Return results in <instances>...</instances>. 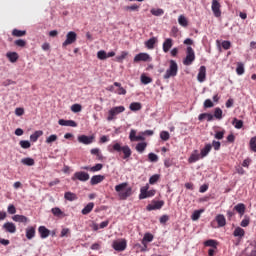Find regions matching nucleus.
Here are the masks:
<instances>
[{
    "instance_id": "23",
    "label": "nucleus",
    "mask_w": 256,
    "mask_h": 256,
    "mask_svg": "<svg viewBox=\"0 0 256 256\" xmlns=\"http://www.w3.org/2000/svg\"><path fill=\"white\" fill-rule=\"evenodd\" d=\"M6 57L10 63H17L19 61V54L17 52H7Z\"/></svg>"
},
{
    "instance_id": "46",
    "label": "nucleus",
    "mask_w": 256,
    "mask_h": 256,
    "mask_svg": "<svg viewBox=\"0 0 256 256\" xmlns=\"http://www.w3.org/2000/svg\"><path fill=\"white\" fill-rule=\"evenodd\" d=\"M250 151L256 153V136L252 137L249 142Z\"/></svg>"
},
{
    "instance_id": "56",
    "label": "nucleus",
    "mask_w": 256,
    "mask_h": 256,
    "mask_svg": "<svg viewBox=\"0 0 256 256\" xmlns=\"http://www.w3.org/2000/svg\"><path fill=\"white\" fill-rule=\"evenodd\" d=\"M171 135L169 134V132L167 131H162L160 132V139H162V141H169Z\"/></svg>"
},
{
    "instance_id": "45",
    "label": "nucleus",
    "mask_w": 256,
    "mask_h": 256,
    "mask_svg": "<svg viewBox=\"0 0 256 256\" xmlns=\"http://www.w3.org/2000/svg\"><path fill=\"white\" fill-rule=\"evenodd\" d=\"M214 117L215 119H218L219 121H221V119H223V110H221V108H215Z\"/></svg>"
},
{
    "instance_id": "24",
    "label": "nucleus",
    "mask_w": 256,
    "mask_h": 256,
    "mask_svg": "<svg viewBox=\"0 0 256 256\" xmlns=\"http://www.w3.org/2000/svg\"><path fill=\"white\" fill-rule=\"evenodd\" d=\"M36 229L35 226H28L26 228V238L31 241L35 237Z\"/></svg>"
},
{
    "instance_id": "28",
    "label": "nucleus",
    "mask_w": 256,
    "mask_h": 256,
    "mask_svg": "<svg viewBox=\"0 0 256 256\" xmlns=\"http://www.w3.org/2000/svg\"><path fill=\"white\" fill-rule=\"evenodd\" d=\"M216 223H218V227H225V225H227V220L223 214H219L216 216Z\"/></svg>"
},
{
    "instance_id": "57",
    "label": "nucleus",
    "mask_w": 256,
    "mask_h": 256,
    "mask_svg": "<svg viewBox=\"0 0 256 256\" xmlns=\"http://www.w3.org/2000/svg\"><path fill=\"white\" fill-rule=\"evenodd\" d=\"M153 79H151V77H148L146 75H142L141 76V83H143V85H149V83H152Z\"/></svg>"
},
{
    "instance_id": "41",
    "label": "nucleus",
    "mask_w": 256,
    "mask_h": 256,
    "mask_svg": "<svg viewBox=\"0 0 256 256\" xmlns=\"http://www.w3.org/2000/svg\"><path fill=\"white\" fill-rule=\"evenodd\" d=\"M141 103L140 102H132L129 106L130 111H141Z\"/></svg>"
},
{
    "instance_id": "39",
    "label": "nucleus",
    "mask_w": 256,
    "mask_h": 256,
    "mask_svg": "<svg viewBox=\"0 0 256 256\" xmlns=\"http://www.w3.org/2000/svg\"><path fill=\"white\" fill-rule=\"evenodd\" d=\"M151 15H154V17H161V15H163L165 13V10L161 9V8H153L150 10Z\"/></svg>"
},
{
    "instance_id": "31",
    "label": "nucleus",
    "mask_w": 256,
    "mask_h": 256,
    "mask_svg": "<svg viewBox=\"0 0 256 256\" xmlns=\"http://www.w3.org/2000/svg\"><path fill=\"white\" fill-rule=\"evenodd\" d=\"M156 43H157V38L152 37L145 42V47H147V49H155Z\"/></svg>"
},
{
    "instance_id": "37",
    "label": "nucleus",
    "mask_w": 256,
    "mask_h": 256,
    "mask_svg": "<svg viewBox=\"0 0 256 256\" xmlns=\"http://www.w3.org/2000/svg\"><path fill=\"white\" fill-rule=\"evenodd\" d=\"M178 23L181 25V27H188L189 21L187 20V17L185 15H180L178 17Z\"/></svg>"
},
{
    "instance_id": "53",
    "label": "nucleus",
    "mask_w": 256,
    "mask_h": 256,
    "mask_svg": "<svg viewBox=\"0 0 256 256\" xmlns=\"http://www.w3.org/2000/svg\"><path fill=\"white\" fill-rule=\"evenodd\" d=\"M201 213H203V210H195L191 216L192 221H198L199 217H201Z\"/></svg>"
},
{
    "instance_id": "36",
    "label": "nucleus",
    "mask_w": 256,
    "mask_h": 256,
    "mask_svg": "<svg viewBox=\"0 0 256 256\" xmlns=\"http://www.w3.org/2000/svg\"><path fill=\"white\" fill-rule=\"evenodd\" d=\"M64 199H66V201H77V194L73 192H66L64 194Z\"/></svg>"
},
{
    "instance_id": "20",
    "label": "nucleus",
    "mask_w": 256,
    "mask_h": 256,
    "mask_svg": "<svg viewBox=\"0 0 256 256\" xmlns=\"http://www.w3.org/2000/svg\"><path fill=\"white\" fill-rule=\"evenodd\" d=\"M211 149H213V146L211 144H206L204 148H202L200 151L201 159H204V157H207L209 153H211Z\"/></svg>"
},
{
    "instance_id": "22",
    "label": "nucleus",
    "mask_w": 256,
    "mask_h": 256,
    "mask_svg": "<svg viewBox=\"0 0 256 256\" xmlns=\"http://www.w3.org/2000/svg\"><path fill=\"white\" fill-rule=\"evenodd\" d=\"M102 181H105V176L94 175L90 180V185H99V183H102Z\"/></svg>"
},
{
    "instance_id": "33",
    "label": "nucleus",
    "mask_w": 256,
    "mask_h": 256,
    "mask_svg": "<svg viewBox=\"0 0 256 256\" xmlns=\"http://www.w3.org/2000/svg\"><path fill=\"white\" fill-rule=\"evenodd\" d=\"M114 87H118V90L115 91L117 95H127V90L121 86V83L119 82H114Z\"/></svg>"
},
{
    "instance_id": "29",
    "label": "nucleus",
    "mask_w": 256,
    "mask_h": 256,
    "mask_svg": "<svg viewBox=\"0 0 256 256\" xmlns=\"http://www.w3.org/2000/svg\"><path fill=\"white\" fill-rule=\"evenodd\" d=\"M22 165H26V167H33L35 165V159L31 157H26L21 159Z\"/></svg>"
},
{
    "instance_id": "54",
    "label": "nucleus",
    "mask_w": 256,
    "mask_h": 256,
    "mask_svg": "<svg viewBox=\"0 0 256 256\" xmlns=\"http://www.w3.org/2000/svg\"><path fill=\"white\" fill-rule=\"evenodd\" d=\"M97 58L100 59V61H105V59H107V52H105V50L98 51Z\"/></svg>"
},
{
    "instance_id": "38",
    "label": "nucleus",
    "mask_w": 256,
    "mask_h": 256,
    "mask_svg": "<svg viewBox=\"0 0 256 256\" xmlns=\"http://www.w3.org/2000/svg\"><path fill=\"white\" fill-rule=\"evenodd\" d=\"M237 75H243L245 73V64L243 62H238L236 67Z\"/></svg>"
},
{
    "instance_id": "15",
    "label": "nucleus",
    "mask_w": 256,
    "mask_h": 256,
    "mask_svg": "<svg viewBox=\"0 0 256 256\" xmlns=\"http://www.w3.org/2000/svg\"><path fill=\"white\" fill-rule=\"evenodd\" d=\"M2 228L6 233H16L17 231V226L13 222H6L3 224Z\"/></svg>"
},
{
    "instance_id": "47",
    "label": "nucleus",
    "mask_w": 256,
    "mask_h": 256,
    "mask_svg": "<svg viewBox=\"0 0 256 256\" xmlns=\"http://www.w3.org/2000/svg\"><path fill=\"white\" fill-rule=\"evenodd\" d=\"M51 213L54 215V217H63V212L60 210L59 207L52 208Z\"/></svg>"
},
{
    "instance_id": "61",
    "label": "nucleus",
    "mask_w": 256,
    "mask_h": 256,
    "mask_svg": "<svg viewBox=\"0 0 256 256\" xmlns=\"http://www.w3.org/2000/svg\"><path fill=\"white\" fill-rule=\"evenodd\" d=\"M125 11H139V5L133 4L131 6H126Z\"/></svg>"
},
{
    "instance_id": "62",
    "label": "nucleus",
    "mask_w": 256,
    "mask_h": 256,
    "mask_svg": "<svg viewBox=\"0 0 256 256\" xmlns=\"http://www.w3.org/2000/svg\"><path fill=\"white\" fill-rule=\"evenodd\" d=\"M215 139L221 140L225 137V130L217 131L214 135Z\"/></svg>"
},
{
    "instance_id": "32",
    "label": "nucleus",
    "mask_w": 256,
    "mask_h": 256,
    "mask_svg": "<svg viewBox=\"0 0 256 256\" xmlns=\"http://www.w3.org/2000/svg\"><path fill=\"white\" fill-rule=\"evenodd\" d=\"M93 207H95V203L89 202L83 209L82 215H89L91 211H93Z\"/></svg>"
},
{
    "instance_id": "26",
    "label": "nucleus",
    "mask_w": 256,
    "mask_h": 256,
    "mask_svg": "<svg viewBox=\"0 0 256 256\" xmlns=\"http://www.w3.org/2000/svg\"><path fill=\"white\" fill-rule=\"evenodd\" d=\"M245 204L243 203H238L236 206H234V211L240 215V217H243L245 215Z\"/></svg>"
},
{
    "instance_id": "13",
    "label": "nucleus",
    "mask_w": 256,
    "mask_h": 256,
    "mask_svg": "<svg viewBox=\"0 0 256 256\" xmlns=\"http://www.w3.org/2000/svg\"><path fill=\"white\" fill-rule=\"evenodd\" d=\"M197 79H198L199 83H203V82H205V79H207V68L205 66H201L199 68Z\"/></svg>"
},
{
    "instance_id": "60",
    "label": "nucleus",
    "mask_w": 256,
    "mask_h": 256,
    "mask_svg": "<svg viewBox=\"0 0 256 256\" xmlns=\"http://www.w3.org/2000/svg\"><path fill=\"white\" fill-rule=\"evenodd\" d=\"M14 45H16V47H25V45H27V41L18 39L14 42Z\"/></svg>"
},
{
    "instance_id": "14",
    "label": "nucleus",
    "mask_w": 256,
    "mask_h": 256,
    "mask_svg": "<svg viewBox=\"0 0 256 256\" xmlns=\"http://www.w3.org/2000/svg\"><path fill=\"white\" fill-rule=\"evenodd\" d=\"M139 61H152V59L148 53H139L134 57V63H139Z\"/></svg>"
},
{
    "instance_id": "35",
    "label": "nucleus",
    "mask_w": 256,
    "mask_h": 256,
    "mask_svg": "<svg viewBox=\"0 0 256 256\" xmlns=\"http://www.w3.org/2000/svg\"><path fill=\"white\" fill-rule=\"evenodd\" d=\"M136 151L138 153H144L145 150L147 149V142H140L136 145L135 147Z\"/></svg>"
},
{
    "instance_id": "50",
    "label": "nucleus",
    "mask_w": 256,
    "mask_h": 256,
    "mask_svg": "<svg viewBox=\"0 0 256 256\" xmlns=\"http://www.w3.org/2000/svg\"><path fill=\"white\" fill-rule=\"evenodd\" d=\"M243 255H245V256H256V250L255 249H251V247H247L244 250Z\"/></svg>"
},
{
    "instance_id": "55",
    "label": "nucleus",
    "mask_w": 256,
    "mask_h": 256,
    "mask_svg": "<svg viewBox=\"0 0 256 256\" xmlns=\"http://www.w3.org/2000/svg\"><path fill=\"white\" fill-rule=\"evenodd\" d=\"M160 175L159 174H154L149 178V183L150 185H155V183H157V181H159L160 179Z\"/></svg>"
},
{
    "instance_id": "64",
    "label": "nucleus",
    "mask_w": 256,
    "mask_h": 256,
    "mask_svg": "<svg viewBox=\"0 0 256 256\" xmlns=\"http://www.w3.org/2000/svg\"><path fill=\"white\" fill-rule=\"evenodd\" d=\"M211 107H213V101H211V99H206L204 101V108L211 109Z\"/></svg>"
},
{
    "instance_id": "9",
    "label": "nucleus",
    "mask_w": 256,
    "mask_h": 256,
    "mask_svg": "<svg viewBox=\"0 0 256 256\" xmlns=\"http://www.w3.org/2000/svg\"><path fill=\"white\" fill-rule=\"evenodd\" d=\"M88 179L89 173L83 171L75 172L72 176V181H82L83 183H85Z\"/></svg>"
},
{
    "instance_id": "11",
    "label": "nucleus",
    "mask_w": 256,
    "mask_h": 256,
    "mask_svg": "<svg viewBox=\"0 0 256 256\" xmlns=\"http://www.w3.org/2000/svg\"><path fill=\"white\" fill-rule=\"evenodd\" d=\"M211 9L214 17H221V3H219V0H212Z\"/></svg>"
},
{
    "instance_id": "30",
    "label": "nucleus",
    "mask_w": 256,
    "mask_h": 256,
    "mask_svg": "<svg viewBox=\"0 0 256 256\" xmlns=\"http://www.w3.org/2000/svg\"><path fill=\"white\" fill-rule=\"evenodd\" d=\"M42 135H43V131L37 130L33 134L30 135V141H32V143H37L39 137H42Z\"/></svg>"
},
{
    "instance_id": "5",
    "label": "nucleus",
    "mask_w": 256,
    "mask_h": 256,
    "mask_svg": "<svg viewBox=\"0 0 256 256\" xmlns=\"http://www.w3.org/2000/svg\"><path fill=\"white\" fill-rule=\"evenodd\" d=\"M125 112V106H116L108 111L107 121H114L115 116Z\"/></svg>"
},
{
    "instance_id": "7",
    "label": "nucleus",
    "mask_w": 256,
    "mask_h": 256,
    "mask_svg": "<svg viewBox=\"0 0 256 256\" xmlns=\"http://www.w3.org/2000/svg\"><path fill=\"white\" fill-rule=\"evenodd\" d=\"M155 190H149V184H146L140 189L139 199H148L149 197H155Z\"/></svg>"
},
{
    "instance_id": "27",
    "label": "nucleus",
    "mask_w": 256,
    "mask_h": 256,
    "mask_svg": "<svg viewBox=\"0 0 256 256\" xmlns=\"http://www.w3.org/2000/svg\"><path fill=\"white\" fill-rule=\"evenodd\" d=\"M154 236L151 233H145L142 239V245H144L145 249H147V243H151L153 241Z\"/></svg>"
},
{
    "instance_id": "12",
    "label": "nucleus",
    "mask_w": 256,
    "mask_h": 256,
    "mask_svg": "<svg viewBox=\"0 0 256 256\" xmlns=\"http://www.w3.org/2000/svg\"><path fill=\"white\" fill-rule=\"evenodd\" d=\"M77 139L82 145H91L95 141V136L80 135Z\"/></svg>"
},
{
    "instance_id": "48",
    "label": "nucleus",
    "mask_w": 256,
    "mask_h": 256,
    "mask_svg": "<svg viewBox=\"0 0 256 256\" xmlns=\"http://www.w3.org/2000/svg\"><path fill=\"white\" fill-rule=\"evenodd\" d=\"M57 139H58L57 134H51L49 137L46 138L45 143H47V145H51V143H55Z\"/></svg>"
},
{
    "instance_id": "42",
    "label": "nucleus",
    "mask_w": 256,
    "mask_h": 256,
    "mask_svg": "<svg viewBox=\"0 0 256 256\" xmlns=\"http://www.w3.org/2000/svg\"><path fill=\"white\" fill-rule=\"evenodd\" d=\"M232 125L235 127V129H243V120L234 118L232 121Z\"/></svg>"
},
{
    "instance_id": "2",
    "label": "nucleus",
    "mask_w": 256,
    "mask_h": 256,
    "mask_svg": "<svg viewBox=\"0 0 256 256\" xmlns=\"http://www.w3.org/2000/svg\"><path fill=\"white\" fill-rule=\"evenodd\" d=\"M108 151L109 153H123V159H129V157H131L132 155V151H131V148L129 147V145H124V146H121V143L119 142H114L113 145H109L108 146Z\"/></svg>"
},
{
    "instance_id": "16",
    "label": "nucleus",
    "mask_w": 256,
    "mask_h": 256,
    "mask_svg": "<svg viewBox=\"0 0 256 256\" xmlns=\"http://www.w3.org/2000/svg\"><path fill=\"white\" fill-rule=\"evenodd\" d=\"M130 141H145V137L142 135L137 136V130L132 129L129 134Z\"/></svg>"
},
{
    "instance_id": "51",
    "label": "nucleus",
    "mask_w": 256,
    "mask_h": 256,
    "mask_svg": "<svg viewBox=\"0 0 256 256\" xmlns=\"http://www.w3.org/2000/svg\"><path fill=\"white\" fill-rule=\"evenodd\" d=\"M19 145L22 149H30L31 148V142H29V140H21L19 142Z\"/></svg>"
},
{
    "instance_id": "3",
    "label": "nucleus",
    "mask_w": 256,
    "mask_h": 256,
    "mask_svg": "<svg viewBox=\"0 0 256 256\" xmlns=\"http://www.w3.org/2000/svg\"><path fill=\"white\" fill-rule=\"evenodd\" d=\"M179 72V66L175 60H170V65L166 70L163 79H171V77H177V73Z\"/></svg>"
},
{
    "instance_id": "52",
    "label": "nucleus",
    "mask_w": 256,
    "mask_h": 256,
    "mask_svg": "<svg viewBox=\"0 0 256 256\" xmlns=\"http://www.w3.org/2000/svg\"><path fill=\"white\" fill-rule=\"evenodd\" d=\"M82 109H83V107L81 106V104H73L71 106V112L72 113H81Z\"/></svg>"
},
{
    "instance_id": "49",
    "label": "nucleus",
    "mask_w": 256,
    "mask_h": 256,
    "mask_svg": "<svg viewBox=\"0 0 256 256\" xmlns=\"http://www.w3.org/2000/svg\"><path fill=\"white\" fill-rule=\"evenodd\" d=\"M148 159L151 163H157L159 161V156H157V154L150 152L148 154Z\"/></svg>"
},
{
    "instance_id": "6",
    "label": "nucleus",
    "mask_w": 256,
    "mask_h": 256,
    "mask_svg": "<svg viewBox=\"0 0 256 256\" xmlns=\"http://www.w3.org/2000/svg\"><path fill=\"white\" fill-rule=\"evenodd\" d=\"M112 249H114V251H118L119 253H121L122 251H125L127 249V240L126 239L114 240L112 242Z\"/></svg>"
},
{
    "instance_id": "21",
    "label": "nucleus",
    "mask_w": 256,
    "mask_h": 256,
    "mask_svg": "<svg viewBox=\"0 0 256 256\" xmlns=\"http://www.w3.org/2000/svg\"><path fill=\"white\" fill-rule=\"evenodd\" d=\"M12 219L16 222V223H24L27 224L29 223V218H27V216L24 215H19L16 214L12 217Z\"/></svg>"
},
{
    "instance_id": "17",
    "label": "nucleus",
    "mask_w": 256,
    "mask_h": 256,
    "mask_svg": "<svg viewBox=\"0 0 256 256\" xmlns=\"http://www.w3.org/2000/svg\"><path fill=\"white\" fill-rule=\"evenodd\" d=\"M38 233L42 239H47L51 235V230L47 229L45 226L38 227Z\"/></svg>"
},
{
    "instance_id": "34",
    "label": "nucleus",
    "mask_w": 256,
    "mask_h": 256,
    "mask_svg": "<svg viewBox=\"0 0 256 256\" xmlns=\"http://www.w3.org/2000/svg\"><path fill=\"white\" fill-rule=\"evenodd\" d=\"M233 235L234 237H239L240 239H242V237H245V230L241 227H237L235 228Z\"/></svg>"
},
{
    "instance_id": "63",
    "label": "nucleus",
    "mask_w": 256,
    "mask_h": 256,
    "mask_svg": "<svg viewBox=\"0 0 256 256\" xmlns=\"http://www.w3.org/2000/svg\"><path fill=\"white\" fill-rule=\"evenodd\" d=\"M222 47L225 49V51H228V49H231V41L224 40L222 41Z\"/></svg>"
},
{
    "instance_id": "19",
    "label": "nucleus",
    "mask_w": 256,
    "mask_h": 256,
    "mask_svg": "<svg viewBox=\"0 0 256 256\" xmlns=\"http://www.w3.org/2000/svg\"><path fill=\"white\" fill-rule=\"evenodd\" d=\"M171 47H173V39L167 38L162 45V49L164 53H169V51L171 50Z\"/></svg>"
},
{
    "instance_id": "40",
    "label": "nucleus",
    "mask_w": 256,
    "mask_h": 256,
    "mask_svg": "<svg viewBox=\"0 0 256 256\" xmlns=\"http://www.w3.org/2000/svg\"><path fill=\"white\" fill-rule=\"evenodd\" d=\"M12 35H13V37H25V35H27V31L14 29L12 31Z\"/></svg>"
},
{
    "instance_id": "10",
    "label": "nucleus",
    "mask_w": 256,
    "mask_h": 256,
    "mask_svg": "<svg viewBox=\"0 0 256 256\" xmlns=\"http://www.w3.org/2000/svg\"><path fill=\"white\" fill-rule=\"evenodd\" d=\"M165 205V202L163 200H154L151 202V204H148L146 209L147 211H157L161 209Z\"/></svg>"
},
{
    "instance_id": "59",
    "label": "nucleus",
    "mask_w": 256,
    "mask_h": 256,
    "mask_svg": "<svg viewBox=\"0 0 256 256\" xmlns=\"http://www.w3.org/2000/svg\"><path fill=\"white\" fill-rule=\"evenodd\" d=\"M249 223H251V219H249L248 216H245L240 225L241 227H249Z\"/></svg>"
},
{
    "instance_id": "1",
    "label": "nucleus",
    "mask_w": 256,
    "mask_h": 256,
    "mask_svg": "<svg viewBox=\"0 0 256 256\" xmlns=\"http://www.w3.org/2000/svg\"><path fill=\"white\" fill-rule=\"evenodd\" d=\"M115 191L121 201H126L133 195V188L129 187V183L123 182L115 186Z\"/></svg>"
},
{
    "instance_id": "58",
    "label": "nucleus",
    "mask_w": 256,
    "mask_h": 256,
    "mask_svg": "<svg viewBox=\"0 0 256 256\" xmlns=\"http://www.w3.org/2000/svg\"><path fill=\"white\" fill-rule=\"evenodd\" d=\"M101 169H103V164L98 163V164L92 166V167L90 168V171H91L92 173H96L97 171H101Z\"/></svg>"
},
{
    "instance_id": "18",
    "label": "nucleus",
    "mask_w": 256,
    "mask_h": 256,
    "mask_svg": "<svg viewBox=\"0 0 256 256\" xmlns=\"http://www.w3.org/2000/svg\"><path fill=\"white\" fill-rule=\"evenodd\" d=\"M58 124L62 127H77V122H75L74 120L60 119L58 121Z\"/></svg>"
},
{
    "instance_id": "43",
    "label": "nucleus",
    "mask_w": 256,
    "mask_h": 256,
    "mask_svg": "<svg viewBox=\"0 0 256 256\" xmlns=\"http://www.w3.org/2000/svg\"><path fill=\"white\" fill-rule=\"evenodd\" d=\"M127 55H129V52L122 51L120 55L116 56L117 63H123V60L127 58Z\"/></svg>"
},
{
    "instance_id": "4",
    "label": "nucleus",
    "mask_w": 256,
    "mask_h": 256,
    "mask_svg": "<svg viewBox=\"0 0 256 256\" xmlns=\"http://www.w3.org/2000/svg\"><path fill=\"white\" fill-rule=\"evenodd\" d=\"M193 61H195V50L191 46H188L186 49V57L183 59V65L189 67V65H193Z\"/></svg>"
},
{
    "instance_id": "25",
    "label": "nucleus",
    "mask_w": 256,
    "mask_h": 256,
    "mask_svg": "<svg viewBox=\"0 0 256 256\" xmlns=\"http://www.w3.org/2000/svg\"><path fill=\"white\" fill-rule=\"evenodd\" d=\"M201 159V154H199V151L194 150L193 153L188 158V163H197Z\"/></svg>"
},
{
    "instance_id": "44",
    "label": "nucleus",
    "mask_w": 256,
    "mask_h": 256,
    "mask_svg": "<svg viewBox=\"0 0 256 256\" xmlns=\"http://www.w3.org/2000/svg\"><path fill=\"white\" fill-rule=\"evenodd\" d=\"M205 247H213L214 249H217L218 242L216 240H207L204 242Z\"/></svg>"
},
{
    "instance_id": "8",
    "label": "nucleus",
    "mask_w": 256,
    "mask_h": 256,
    "mask_svg": "<svg viewBox=\"0 0 256 256\" xmlns=\"http://www.w3.org/2000/svg\"><path fill=\"white\" fill-rule=\"evenodd\" d=\"M75 41H77V33L74 31H70L66 34V40L62 43V47L73 45Z\"/></svg>"
}]
</instances>
